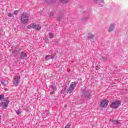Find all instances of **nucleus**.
Segmentation results:
<instances>
[{
  "label": "nucleus",
  "mask_w": 128,
  "mask_h": 128,
  "mask_svg": "<svg viewBox=\"0 0 128 128\" xmlns=\"http://www.w3.org/2000/svg\"><path fill=\"white\" fill-rule=\"evenodd\" d=\"M18 84H20V80H18V78L17 76H15L14 78V84H15V86H18Z\"/></svg>",
  "instance_id": "6"
},
{
  "label": "nucleus",
  "mask_w": 128,
  "mask_h": 128,
  "mask_svg": "<svg viewBox=\"0 0 128 128\" xmlns=\"http://www.w3.org/2000/svg\"><path fill=\"white\" fill-rule=\"evenodd\" d=\"M109 32H112L114 30V26H112L109 28Z\"/></svg>",
  "instance_id": "16"
},
{
  "label": "nucleus",
  "mask_w": 128,
  "mask_h": 128,
  "mask_svg": "<svg viewBox=\"0 0 128 128\" xmlns=\"http://www.w3.org/2000/svg\"><path fill=\"white\" fill-rule=\"evenodd\" d=\"M1 82L2 86H8V81L6 80H2Z\"/></svg>",
  "instance_id": "10"
},
{
  "label": "nucleus",
  "mask_w": 128,
  "mask_h": 128,
  "mask_svg": "<svg viewBox=\"0 0 128 128\" xmlns=\"http://www.w3.org/2000/svg\"><path fill=\"white\" fill-rule=\"evenodd\" d=\"M102 2H104V0H102Z\"/></svg>",
  "instance_id": "25"
},
{
  "label": "nucleus",
  "mask_w": 128,
  "mask_h": 128,
  "mask_svg": "<svg viewBox=\"0 0 128 128\" xmlns=\"http://www.w3.org/2000/svg\"><path fill=\"white\" fill-rule=\"evenodd\" d=\"M20 20L22 24H28V14L26 13H23L21 16Z\"/></svg>",
  "instance_id": "1"
},
{
  "label": "nucleus",
  "mask_w": 128,
  "mask_h": 128,
  "mask_svg": "<svg viewBox=\"0 0 128 128\" xmlns=\"http://www.w3.org/2000/svg\"><path fill=\"white\" fill-rule=\"evenodd\" d=\"M104 58V60H106V58Z\"/></svg>",
  "instance_id": "26"
},
{
  "label": "nucleus",
  "mask_w": 128,
  "mask_h": 128,
  "mask_svg": "<svg viewBox=\"0 0 128 128\" xmlns=\"http://www.w3.org/2000/svg\"><path fill=\"white\" fill-rule=\"evenodd\" d=\"M35 26H36V24L32 23V24H30L28 26H26V28H28V30H30L32 28H34Z\"/></svg>",
  "instance_id": "7"
},
{
  "label": "nucleus",
  "mask_w": 128,
  "mask_h": 128,
  "mask_svg": "<svg viewBox=\"0 0 128 128\" xmlns=\"http://www.w3.org/2000/svg\"><path fill=\"white\" fill-rule=\"evenodd\" d=\"M76 84H78V82H72L70 84L68 90H67V92L70 94V92H72L74 90L76 86Z\"/></svg>",
  "instance_id": "2"
},
{
  "label": "nucleus",
  "mask_w": 128,
  "mask_h": 128,
  "mask_svg": "<svg viewBox=\"0 0 128 128\" xmlns=\"http://www.w3.org/2000/svg\"><path fill=\"white\" fill-rule=\"evenodd\" d=\"M5 90H8V89H6V88H5Z\"/></svg>",
  "instance_id": "27"
},
{
  "label": "nucleus",
  "mask_w": 128,
  "mask_h": 128,
  "mask_svg": "<svg viewBox=\"0 0 128 128\" xmlns=\"http://www.w3.org/2000/svg\"><path fill=\"white\" fill-rule=\"evenodd\" d=\"M49 38H54V34H52V33H50Z\"/></svg>",
  "instance_id": "15"
},
{
  "label": "nucleus",
  "mask_w": 128,
  "mask_h": 128,
  "mask_svg": "<svg viewBox=\"0 0 128 128\" xmlns=\"http://www.w3.org/2000/svg\"><path fill=\"white\" fill-rule=\"evenodd\" d=\"M108 100L106 99L102 100L100 103V106L104 108H106L108 106Z\"/></svg>",
  "instance_id": "3"
},
{
  "label": "nucleus",
  "mask_w": 128,
  "mask_h": 128,
  "mask_svg": "<svg viewBox=\"0 0 128 128\" xmlns=\"http://www.w3.org/2000/svg\"><path fill=\"white\" fill-rule=\"evenodd\" d=\"M64 106V108H66V106H67L66 104H65V105Z\"/></svg>",
  "instance_id": "24"
},
{
  "label": "nucleus",
  "mask_w": 128,
  "mask_h": 128,
  "mask_svg": "<svg viewBox=\"0 0 128 128\" xmlns=\"http://www.w3.org/2000/svg\"><path fill=\"white\" fill-rule=\"evenodd\" d=\"M8 16L9 18H12V14L10 13H8Z\"/></svg>",
  "instance_id": "19"
},
{
  "label": "nucleus",
  "mask_w": 128,
  "mask_h": 128,
  "mask_svg": "<svg viewBox=\"0 0 128 128\" xmlns=\"http://www.w3.org/2000/svg\"><path fill=\"white\" fill-rule=\"evenodd\" d=\"M51 88L52 91L50 92V94H54V92L56 90V86H52Z\"/></svg>",
  "instance_id": "8"
},
{
  "label": "nucleus",
  "mask_w": 128,
  "mask_h": 128,
  "mask_svg": "<svg viewBox=\"0 0 128 128\" xmlns=\"http://www.w3.org/2000/svg\"><path fill=\"white\" fill-rule=\"evenodd\" d=\"M50 58H52L50 55H47L46 57V60H50Z\"/></svg>",
  "instance_id": "14"
},
{
  "label": "nucleus",
  "mask_w": 128,
  "mask_h": 128,
  "mask_svg": "<svg viewBox=\"0 0 128 128\" xmlns=\"http://www.w3.org/2000/svg\"><path fill=\"white\" fill-rule=\"evenodd\" d=\"M70 128V124H68L65 127V128Z\"/></svg>",
  "instance_id": "20"
},
{
  "label": "nucleus",
  "mask_w": 128,
  "mask_h": 128,
  "mask_svg": "<svg viewBox=\"0 0 128 128\" xmlns=\"http://www.w3.org/2000/svg\"><path fill=\"white\" fill-rule=\"evenodd\" d=\"M34 28H35L36 30H40L42 27H40V25L35 24V26Z\"/></svg>",
  "instance_id": "9"
},
{
  "label": "nucleus",
  "mask_w": 128,
  "mask_h": 128,
  "mask_svg": "<svg viewBox=\"0 0 128 128\" xmlns=\"http://www.w3.org/2000/svg\"><path fill=\"white\" fill-rule=\"evenodd\" d=\"M60 2H62V4H68V2H70V0H59Z\"/></svg>",
  "instance_id": "11"
},
{
  "label": "nucleus",
  "mask_w": 128,
  "mask_h": 128,
  "mask_svg": "<svg viewBox=\"0 0 128 128\" xmlns=\"http://www.w3.org/2000/svg\"><path fill=\"white\" fill-rule=\"evenodd\" d=\"M16 114H20V110L19 109V110H16Z\"/></svg>",
  "instance_id": "18"
},
{
  "label": "nucleus",
  "mask_w": 128,
  "mask_h": 128,
  "mask_svg": "<svg viewBox=\"0 0 128 128\" xmlns=\"http://www.w3.org/2000/svg\"><path fill=\"white\" fill-rule=\"evenodd\" d=\"M44 40H46V42H48V38H44Z\"/></svg>",
  "instance_id": "21"
},
{
  "label": "nucleus",
  "mask_w": 128,
  "mask_h": 128,
  "mask_svg": "<svg viewBox=\"0 0 128 128\" xmlns=\"http://www.w3.org/2000/svg\"><path fill=\"white\" fill-rule=\"evenodd\" d=\"M18 10H16V11H14V14H18Z\"/></svg>",
  "instance_id": "23"
},
{
  "label": "nucleus",
  "mask_w": 128,
  "mask_h": 128,
  "mask_svg": "<svg viewBox=\"0 0 128 128\" xmlns=\"http://www.w3.org/2000/svg\"><path fill=\"white\" fill-rule=\"evenodd\" d=\"M112 122L114 124H120V122L118 120H112Z\"/></svg>",
  "instance_id": "12"
},
{
  "label": "nucleus",
  "mask_w": 128,
  "mask_h": 128,
  "mask_svg": "<svg viewBox=\"0 0 128 128\" xmlns=\"http://www.w3.org/2000/svg\"><path fill=\"white\" fill-rule=\"evenodd\" d=\"M88 38H94V35L92 34H89L88 35Z\"/></svg>",
  "instance_id": "17"
},
{
  "label": "nucleus",
  "mask_w": 128,
  "mask_h": 128,
  "mask_svg": "<svg viewBox=\"0 0 128 128\" xmlns=\"http://www.w3.org/2000/svg\"><path fill=\"white\" fill-rule=\"evenodd\" d=\"M120 106V101H115L110 104L112 108H118Z\"/></svg>",
  "instance_id": "4"
},
{
  "label": "nucleus",
  "mask_w": 128,
  "mask_h": 128,
  "mask_svg": "<svg viewBox=\"0 0 128 128\" xmlns=\"http://www.w3.org/2000/svg\"><path fill=\"white\" fill-rule=\"evenodd\" d=\"M4 98V96L2 95H0V100H2Z\"/></svg>",
  "instance_id": "22"
},
{
  "label": "nucleus",
  "mask_w": 128,
  "mask_h": 128,
  "mask_svg": "<svg viewBox=\"0 0 128 128\" xmlns=\"http://www.w3.org/2000/svg\"><path fill=\"white\" fill-rule=\"evenodd\" d=\"M10 101H6V102H2L0 104V106L3 108H6L8 106V103Z\"/></svg>",
  "instance_id": "5"
},
{
  "label": "nucleus",
  "mask_w": 128,
  "mask_h": 128,
  "mask_svg": "<svg viewBox=\"0 0 128 128\" xmlns=\"http://www.w3.org/2000/svg\"><path fill=\"white\" fill-rule=\"evenodd\" d=\"M21 56L22 58H26V54H24V52H21Z\"/></svg>",
  "instance_id": "13"
}]
</instances>
